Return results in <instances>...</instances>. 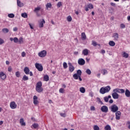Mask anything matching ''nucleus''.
<instances>
[{
    "mask_svg": "<svg viewBox=\"0 0 130 130\" xmlns=\"http://www.w3.org/2000/svg\"><path fill=\"white\" fill-rule=\"evenodd\" d=\"M13 31H14V32H17V31H18V28H17V27H14V28H13Z\"/></svg>",
    "mask_w": 130,
    "mask_h": 130,
    "instance_id": "bf43d9fd",
    "label": "nucleus"
},
{
    "mask_svg": "<svg viewBox=\"0 0 130 130\" xmlns=\"http://www.w3.org/2000/svg\"><path fill=\"white\" fill-rule=\"evenodd\" d=\"M78 76H82V71H81V70H78L77 71V73H76Z\"/></svg>",
    "mask_w": 130,
    "mask_h": 130,
    "instance_id": "f704fd0d",
    "label": "nucleus"
},
{
    "mask_svg": "<svg viewBox=\"0 0 130 130\" xmlns=\"http://www.w3.org/2000/svg\"><path fill=\"white\" fill-rule=\"evenodd\" d=\"M33 99H34V101L37 100V96L34 95Z\"/></svg>",
    "mask_w": 130,
    "mask_h": 130,
    "instance_id": "e2e57ef3",
    "label": "nucleus"
},
{
    "mask_svg": "<svg viewBox=\"0 0 130 130\" xmlns=\"http://www.w3.org/2000/svg\"><path fill=\"white\" fill-rule=\"evenodd\" d=\"M116 115V119L117 120H119L120 119V116H121V112L120 111H118L115 113Z\"/></svg>",
    "mask_w": 130,
    "mask_h": 130,
    "instance_id": "0eeeda50",
    "label": "nucleus"
},
{
    "mask_svg": "<svg viewBox=\"0 0 130 130\" xmlns=\"http://www.w3.org/2000/svg\"><path fill=\"white\" fill-rule=\"evenodd\" d=\"M81 38L82 40H86V38H87V37H86V34H85V32H82L81 34Z\"/></svg>",
    "mask_w": 130,
    "mask_h": 130,
    "instance_id": "aec40b11",
    "label": "nucleus"
},
{
    "mask_svg": "<svg viewBox=\"0 0 130 130\" xmlns=\"http://www.w3.org/2000/svg\"><path fill=\"white\" fill-rule=\"evenodd\" d=\"M29 26L30 29H34V28L33 27V26H32V24H31V23H29Z\"/></svg>",
    "mask_w": 130,
    "mask_h": 130,
    "instance_id": "0e129e2a",
    "label": "nucleus"
},
{
    "mask_svg": "<svg viewBox=\"0 0 130 130\" xmlns=\"http://www.w3.org/2000/svg\"><path fill=\"white\" fill-rule=\"evenodd\" d=\"M10 107L12 109H15V108H17V104H16L15 102H12L10 103Z\"/></svg>",
    "mask_w": 130,
    "mask_h": 130,
    "instance_id": "9d476101",
    "label": "nucleus"
},
{
    "mask_svg": "<svg viewBox=\"0 0 130 130\" xmlns=\"http://www.w3.org/2000/svg\"><path fill=\"white\" fill-rule=\"evenodd\" d=\"M0 77L2 80H6L7 78V76L3 72H0Z\"/></svg>",
    "mask_w": 130,
    "mask_h": 130,
    "instance_id": "9b49d317",
    "label": "nucleus"
},
{
    "mask_svg": "<svg viewBox=\"0 0 130 130\" xmlns=\"http://www.w3.org/2000/svg\"><path fill=\"white\" fill-rule=\"evenodd\" d=\"M120 27H121V28L122 29H123V28H125V25H124V24H121L120 25Z\"/></svg>",
    "mask_w": 130,
    "mask_h": 130,
    "instance_id": "13d9d810",
    "label": "nucleus"
},
{
    "mask_svg": "<svg viewBox=\"0 0 130 130\" xmlns=\"http://www.w3.org/2000/svg\"><path fill=\"white\" fill-rule=\"evenodd\" d=\"M122 56L123 57H124L125 58H127V57H128V54H127L125 52H123Z\"/></svg>",
    "mask_w": 130,
    "mask_h": 130,
    "instance_id": "b1692460",
    "label": "nucleus"
},
{
    "mask_svg": "<svg viewBox=\"0 0 130 130\" xmlns=\"http://www.w3.org/2000/svg\"><path fill=\"white\" fill-rule=\"evenodd\" d=\"M47 54V52H46V50H43L38 53V55L40 56V57H45Z\"/></svg>",
    "mask_w": 130,
    "mask_h": 130,
    "instance_id": "20e7f679",
    "label": "nucleus"
},
{
    "mask_svg": "<svg viewBox=\"0 0 130 130\" xmlns=\"http://www.w3.org/2000/svg\"><path fill=\"white\" fill-rule=\"evenodd\" d=\"M86 73L87 74V75H91V70H90V69H87L86 71Z\"/></svg>",
    "mask_w": 130,
    "mask_h": 130,
    "instance_id": "09e8293b",
    "label": "nucleus"
},
{
    "mask_svg": "<svg viewBox=\"0 0 130 130\" xmlns=\"http://www.w3.org/2000/svg\"><path fill=\"white\" fill-rule=\"evenodd\" d=\"M20 123L22 126H25L26 125V123L24 122V119L23 118H21L20 119Z\"/></svg>",
    "mask_w": 130,
    "mask_h": 130,
    "instance_id": "f3484780",
    "label": "nucleus"
},
{
    "mask_svg": "<svg viewBox=\"0 0 130 130\" xmlns=\"http://www.w3.org/2000/svg\"><path fill=\"white\" fill-rule=\"evenodd\" d=\"M22 80H23V81H28V80H29V78L27 76L24 75L22 78Z\"/></svg>",
    "mask_w": 130,
    "mask_h": 130,
    "instance_id": "2f4dec72",
    "label": "nucleus"
},
{
    "mask_svg": "<svg viewBox=\"0 0 130 130\" xmlns=\"http://www.w3.org/2000/svg\"><path fill=\"white\" fill-rule=\"evenodd\" d=\"M111 108V111H112V112H117V111H118V107H117V106H116V105H112L110 107Z\"/></svg>",
    "mask_w": 130,
    "mask_h": 130,
    "instance_id": "7ed1b4c3",
    "label": "nucleus"
},
{
    "mask_svg": "<svg viewBox=\"0 0 130 130\" xmlns=\"http://www.w3.org/2000/svg\"><path fill=\"white\" fill-rule=\"evenodd\" d=\"M93 128H94V130H99L100 129L99 126H98V125H94L93 126Z\"/></svg>",
    "mask_w": 130,
    "mask_h": 130,
    "instance_id": "c03bdc74",
    "label": "nucleus"
},
{
    "mask_svg": "<svg viewBox=\"0 0 130 130\" xmlns=\"http://www.w3.org/2000/svg\"><path fill=\"white\" fill-rule=\"evenodd\" d=\"M15 76L17 77V78H20V76H21V74H20V72L17 71L15 73Z\"/></svg>",
    "mask_w": 130,
    "mask_h": 130,
    "instance_id": "e433bc0d",
    "label": "nucleus"
},
{
    "mask_svg": "<svg viewBox=\"0 0 130 130\" xmlns=\"http://www.w3.org/2000/svg\"><path fill=\"white\" fill-rule=\"evenodd\" d=\"M102 74H103V75H106V74H107V70H106V69H102V71H101Z\"/></svg>",
    "mask_w": 130,
    "mask_h": 130,
    "instance_id": "cd10ccee",
    "label": "nucleus"
},
{
    "mask_svg": "<svg viewBox=\"0 0 130 130\" xmlns=\"http://www.w3.org/2000/svg\"><path fill=\"white\" fill-rule=\"evenodd\" d=\"M96 99H97L98 101H99V102H100V103H101V104H102L103 105V104H103V102H102V101H101V100L100 99V98H97Z\"/></svg>",
    "mask_w": 130,
    "mask_h": 130,
    "instance_id": "8fccbe9b",
    "label": "nucleus"
},
{
    "mask_svg": "<svg viewBox=\"0 0 130 130\" xmlns=\"http://www.w3.org/2000/svg\"><path fill=\"white\" fill-rule=\"evenodd\" d=\"M85 60L83 58H79L78 61V63L80 66H84L85 64Z\"/></svg>",
    "mask_w": 130,
    "mask_h": 130,
    "instance_id": "6e6552de",
    "label": "nucleus"
},
{
    "mask_svg": "<svg viewBox=\"0 0 130 130\" xmlns=\"http://www.w3.org/2000/svg\"><path fill=\"white\" fill-rule=\"evenodd\" d=\"M21 17L23 18H28V15H27L26 13H23L21 14Z\"/></svg>",
    "mask_w": 130,
    "mask_h": 130,
    "instance_id": "c85d7f7f",
    "label": "nucleus"
},
{
    "mask_svg": "<svg viewBox=\"0 0 130 130\" xmlns=\"http://www.w3.org/2000/svg\"><path fill=\"white\" fill-rule=\"evenodd\" d=\"M101 53H103V54L105 53V51L104 50H102Z\"/></svg>",
    "mask_w": 130,
    "mask_h": 130,
    "instance_id": "774afa93",
    "label": "nucleus"
},
{
    "mask_svg": "<svg viewBox=\"0 0 130 130\" xmlns=\"http://www.w3.org/2000/svg\"><path fill=\"white\" fill-rule=\"evenodd\" d=\"M35 67L39 72H42L43 71V67L42 66V64L39 63H36Z\"/></svg>",
    "mask_w": 130,
    "mask_h": 130,
    "instance_id": "f03ea898",
    "label": "nucleus"
},
{
    "mask_svg": "<svg viewBox=\"0 0 130 130\" xmlns=\"http://www.w3.org/2000/svg\"><path fill=\"white\" fill-rule=\"evenodd\" d=\"M127 123L129 124V125L128 126V128H129V129H130V121H128Z\"/></svg>",
    "mask_w": 130,
    "mask_h": 130,
    "instance_id": "338daca9",
    "label": "nucleus"
},
{
    "mask_svg": "<svg viewBox=\"0 0 130 130\" xmlns=\"http://www.w3.org/2000/svg\"><path fill=\"white\" fill-rule=\"evenodd\" d=\"M87 7L88 8V9H89V10H92V9H93L94 7H93V5H92V4H89L88 6Z\"/></svg>",
    "mask_w": 130,
    "mask_h": 130,
    "instance_id": "c9c22d12",
    "label": "nucleus"
},
{
    "mask_svg": "<svg viewBox=\"0 0 130 130\" xmlns=\"http://www.w3.org/2000/svg\"><path fill=\"white\" fill-rule=\"evenodd\" d=\"M18 42L19 44H22V43H23L24 41H23V38L20 37L18 40Z\"/></svg>",
    "mask_w": 130,
    "mask_h": 130,
    "instance_id": "473e14b6",
    "label": "nucleus"
},
{
    "mask_svg": "<svg viewBox=\"0 0 130 130\" xmlns=\"http://www.w3.org/2000/svg\"><path fill=\"white\" fill-rule=\"evenodd\" d=\"M68 64H69V72H70V73H73V72L75 71V67H74V66H73V64H72V63L71 62H69Z\"/></svg>",
    "mask_w": 130,
    "mask_h": 130,
    "instance_id": "39448f33",
    "label": "nucleus"
},
{
    "mask_svg": "<svg viewBox=\"0 0 130 130\" xmlns=\"http://www.w3.org/2000/svg\"><path fill=\"white\" fill-rule=\"evenodd\" d=\"M113 92H116L117 93H120L119 88H116L113 89Z\"/></svg>",
    "mask_w": 130,
    "mask_h": 130,
    "instance_id": "37998d69",
    "label": "nucleus"
},
{
    "mask_svg": "<svg viewBox=\"0 0 130 130\" xmlns=\"http://www.w3.org/2000/svg\"><path fill=\"white\" fill-rule=\"evenodd\" d=\"M125 95L126 97H130V91L128 89L125 90Z\"/></svg>",
    "mask_w": 130,
    "mask_h": 130,
    "instance_id": "6ab92c4d",
    "label": "nucleus"
},
{
    "mask_svg": "<svg viewBox=\"0 0 130 130\" xmlns=\"http://www.w3.org/2000/svg\"><path fill=\"white\" fill-rule=\"evenodd\" d=\"M38 103H39V102H38L37 100L34 101V104H35V105H37Z\"/></svg>",
    "mask_w": 130,
    "mask_h": 130,
    "instance_id": "3c124183",
    "label": "nucleus"
},
{
    "mask_svg": "<svg viewBox=\"0 0 130 130\" xmlns=\"http://www.w3.org/2000/svg\"><path fill=\"white\" fill-rule=\"evenodd\" d=\"M23 71H24L25 74H26V75H29V74L30 73V70L29 69V68L25 67L24 68Z\"/></svg>",
    "mask_w": 130,
    "mask_h": 130,
    "instance_id": "4468645a",
    "label": "nucleus"
},
{
    "mask_svg": "<svg viewBox=\"0 0 130 130\" xmlns=\"http://www.w3.org/2000/svg\"><path fill=\"white\" fill-rule=\"evenodd\" d=\"M62 6V3L61 2H58L57 4V7L58 8H60Z\"/></svg>",
    "mask_w": 130,
    "mask_h": 130,
    "instance_id": "79ce46f5",
    "label": "nucleus"
},
{
    "mask_svg": "<svg viewBox=\"0 0 130 130\" xmlns=\"http://www.w3.org/2000/svg\"><path fill=\"white\" fill-rule=\"evenodd\" d=\"M3 33H9V29L5 28L2 29Z\"/></svg>",
    "mask_w": 130,
    "mask_h": 130,
    "instance_id": "7c9ffc66",
    "label": "nucleus"
},
{
    "mask_svg": "<svg viewBox=\"0 0 130 130\" xmlns=\"http://www.w3.org/2000/svg\"><path fill=\"white\" fill-rule=\"evenodd\" d=\"M40 10H41V8L38 7L35 8L34 12H35V13H37L39 12Z\"/></svg>",
    "mask_w": 130,
    "mask_h": 130,
    "instance_id": "412c9836",
    "label": "nucleus"
},
{
    "mask_svg": "<svg viewBox=\"0 0 130 130\" xmlns=\"http://www.w3.org/2000/svg\"><path fill=\"white\" fill-rule=\"evenodd\" d=\"M112 96L114 99H118L119 95L116 92H114L112 94Z\"/></svg>",
    "mask_w": 130,
    "mask_h": 130,
    "instance_id": "f8f14e48",
    "label": "nucleus"
},
{
    "mask_svg": "<svg viewBox=\"0 0 130 130\" xmlns=\"http://www.w3.org/2000/svg\"><path fill=\"white\" fill-rule=\"evenodd\" d=\"M104 100L106 102H108V100H109L107 96H105V98H104Z\"/></svg>",
    "mask_w": 130,
    "mask_h": 130,
    "instance_id": "5fc2aeb1",
    "label": "nucleus"
},
{
    "mask_svg": "<svg viewBox=\"0 0 130 130\" xmlns=\"http://www.w3.org/2000/svg\"><path fill=\"white\" fill-rule=\"evenodd\" d=\"M92 44L93 45V46H97V42L94 41H92Z\"/></svg>",
    "mask_w": 130,
    "mask_h": 130,
    "instance_id": "603ef678",
    "label": "nucleus"
},
{
    "mask_svg": "<svg viewBox=\"0 0 130 130\" xmlns=\"http://www.w3.org/2000/svg\"><path fill=\"white\" fill-rule=\"evenodd\" d=\"M8 72H12V67H10L8 68Z\"/></svg>",
    "mask_w": 130,
    "mask_h": 130,
    "instance_id": "052dcab7",
    "label": "nucleus"
},
{
    "mask_svg": "<svg viewBox=\"0 0 130 130\" xmlns=\"http://www.w3.org/2000/svg\"><path fill=\"white\" fill-rule=\"evenodd\" d=\"M13 41L15 43H18V42H19V39H18V38L15 37L14 38Z\"/></svg>",
    "mask_w": 130,
    "mask_h": 130,
    "instance_id": "4c0bfd02",
    "label": "nucleus"
},
{
    "mask_svg": "<svg viewBox=\"0 0 130 130\" xmlns=\"http://www.w3.org/2000/svg\"><path fill=\"white\" fill-rule=\"evenodd\" d=\"M32 126L33 127H34V128H37V127L39 126V125L37 123H34V124H32Z\"/></svg>",
    "mask_w": 130,
    "mask_h": 130,
    "instance_id": "a19ab883",
    "label": "nucleus"
},
{
    "mask_svg": "<svg viewBox=\"0 0 130 130\" xmlns=\"http://www.w3.org/2000/svg\"><path fill=\"white\" fill-rule=\"evenodd\" d=\"M44 81H46V82H48L49 81V77L48 75H46L44 77Z\"/></svg>",
    "mask_w": 130,
    "mask_h": 130,
    "instance_id": "bb28decb",
    "label": "nucleus"
},
{
    "mask_svg": "<svg viewBox=\"0 0 130 130\" xmlns=\"http://www.w3.org/2000/svg\"><path fill=\"white\" fill-rule=\"evenodd\" d=\"M82 54H83V55H88L89 54V50L87 49H85L82 51Z\"/></svg>",
    "mask_w": 130,
    "mask_h": 130,
    "instance_id": "2eb2a0df",
    "label": "nucleus"
},
{
    "mask_svg": "<svg viewBox=\"0 0 130 130\" xmlns=\"http://www.w3.org/2000/svg\"><path fill=\"white\" fill-rule=\"evenodd\" d=\"M105 130H111V127H110V125H107L105 127Z\"/></svg>",
    "mask_w": 130,
    "mask_h": 130,
    "instance_id": "c756f323",
    "label": "nucleus"
},
{
    "mask_svg": "<svg viewBox=\"0 0 130 130\" xmlns=\"http://www.w3.org/2000/svg\"><path fill=\"white\" fill-rule=\"evenodd\" d=\"M59 93H64V89H63L62 88H60V89L59 90Z\"/></svg>",
    "mask_w": 130,
    "mask_h": 130,
    "instance_id": "49530a36",
    "label": "nucleus"
},
{
    "mask_svg": "<svg viewBox=\"0 0 130 130\" xmlns=\"http://www.w3.org/2000/svg\"><path fill=\"white\" fill-rule=\"evenodd\" d=\"M46 8L48 9V8H51L52 5L50 3H47L46 5Z\"/></svg>",
    "mask_w": 130,
    "mask_h": 130,
    "instance_id": "a18cd8bd",
    "label": "nucleus"
},
{
    "mask_svg": "<svg viewBox=\"0 0 130 130\" xmlns=\"http://www.w3.org/2000/svg\"><path fill=\"white\" fill-rule=\"evenodd\" d=\"M61 116H62L63 117H66V114L64 113H61L60 114Z\"/></svg>",
    "mask_w": 130,
    "mask_h": 130,
    "instance_id": "680f3d73",
    "label": "nucleus"
},
{
    "mask_svg": "<svg viewBox=\"0 0 130 130\" xmlns=\"http://www.w3.org/2000/svg\"><path fill=\"white\" fill-rule=\"evenodd\" d=\"M90 110L92 111H94L95 110V107L94 106H91L90 107Z\"/></svg>",
    "mask_w": 130,
    "mask_h": 130,
    "instance_id": "4d7b16f0",
    "label": "nucleus"
},
{
    "mask_svg": "<svg viewBox=\"0 0 130 130\" xmlns=\"http://www.w3.org/2000/svg\"><path fill=\"white\" fill-rule=\"evenodd\" d=\"M36 90L38 93H41L43 91V88L42 87H36Z\"/></svg>",
    "mask_w": 130,
    "mask_h": 130,
    "instance_id": "a211bd4d",
    "label": "nucleus"
},
{
    "mask_svg": "<svg viewBox=\"0 0 130 130\" xmlns=\"http://www.w3.org/2000/svg\"><path fill=\"white\" fill-rule=\"evenodd\" d=\"M109 103H110L111 104H112V103H113V100H110L109 101Z\"/></svg>",
    "mask_w": 130,
    "mask_h": 130,
    "instance_id": "69168bd1",
    "label": "nucleus"
},
{
    "mask_svg": "<svg viewBox=\"0 0 130 130\" xmlns=\"http://www.w3.org/2000/svg\"><path fill=\"white\" fill-rule=\"evenodd\" d=\"M67 20L68 22H72V20H73V18H72V16H69L67 17Z\"/></svg>",
    "mask_w": 130,
    "mask_h": 130,
    "instance_id": "72a5a7b5",
    "label": "nucleus"
},
{
    "mask_svg": "<svg viewBox=\"0 0 130 130\" xmlns=\"http://www.w3.org/2000/svg\"><path fill=\"white\" fill-rule=\"evenodd\" d=\"M42 87V82L39 81L37 83L36 87Z\"/></svg>",
    "mask_w": 130,
    "mask_h": 130,
    "instance_id": "393cba45",
    "label": "nucleus"
},
{
    "mask_svg": "<svg viewBox=\"0 0 130 130\" xmlns=\"http://www.w3.org/2000/svg\"><path fill=\"white\" fill-rule=\"evenodd\" d=\"M8 16L9 18H15V15L13 13L9 14Z\"/></svg>",
    "mask_w": 130,
    "mask_h": 130,
    "instance_id": "58836bf2",
    "label": "nucleus"
},
{
    "mask_svg": "<svg viewBox=\"0 0 130 130\" xmlns=\"http://www.w3.org/2000/svg\"><path fill=\"white\" fill-rule=\"evenodd\" d=\"M21 56L22 57H25V56H26V53L25 52H22L21 53Z\"/></svg>",
    "mask_w": 130,
    "mask_h": 130,
    "instance_id": "864d4df0",
    "label": "nucleus"
},
{
    "mask_svg": "<svg viewBox=\"0 0 130 130\" xmlns=\"http://www.w3.org/2000/svg\"><path fill=\"white\" fill-rule=\"evenodd\" d=\"M63 67L64 69H68V64L67 63V62H64L63 63Z\"/></svg>",
    "mask_w": 130,
    "mask_h": 130,
    "instance_id": "ea45409f",
    "label": "nucleus"
},
{
    "mask_svg": "<svg viewBox=\"0 0 130 130\" xmlns=\"http://www.w3.org/2000/svg\"><path fill=\"white\" fill-rule=\"evenodd\" d=\"M109 45L110 46H115V43L113 42V41H110L109 42Z\"/></svg>",
    "mask_w": 130,
    "mask_h": 130,
    "instance_id": "4be33fe9",
    "label": "nucleus"
},
{
    "mask_svg": "<svg viewBox=\"0 0 130 130\" xmlns=\"http://www.w3.org/2000/svg\"><path fill=\"white\" fill-rule=\"evenodd\" d=\"M45 20H44V19H43L42 21H41L40 22H39V27L40 28H42L43 27V24H45Z\"/></svg>",
    "mask_w": 130,
    "mask_h": 130,
    "instance_id": "dca6fc26",
    "label": "nucleus"
},
{
    "mask_svg": "<svg viewBox=\"0 0 130 130\" xmlns=\"http://www.w3.org/2000/svg\"><path fill=\"white\" fill-rule=\"evenodd\" d=\"M119 90L120 91V93H123L125 92L124 89H119Z\"/></svg>",
    "mask_w": 130,
    "mask_h": 130,
    "instance_id": "6e6d98bb",
    "label": "nucleus"
},
{
    "mask_svg": "<svg viewBox=\"0 0 130 130\" xmlns=\"http://www.w3.org/2000/svg\"><path fill=\"white\" fill-rule=\"evenodd\" d=\"M17 4L18 7H19V8H22V7H24V4L21 2L20 0H17Z\"/></svg>",
    "mask_w": 130,
    "mask_h": 130,
    "instance_id": "ddd939ff",
    "label": "nucleus"
},
{
    "mask_svg": "<svg viewBox=\"0 0 130 130\" xmlns=\"http://www.w3.org/2000/svg\"><path fill=\"white\" fill-rule=\"evenodd\" d=\"M112 37L115 41H117V40H118V38H119L118 34L116 32L113 34Z\"/></svg>",
    "mask_w": 130,
    "mask_h": 130,
    "instance_id": "1a4fd4ad",
    "label": "nucleus"
},
{
    "mask_svg": "<svg viewBox=\"0 0 130 130\" xmlns=\"http://www.w3.org/2000/svg\"><path fill=\"white\" fill-rule=\"evenodd\" d=\"M79 77H80V76L76 73L73 75V78L75 80H78V79H79Z\"/></svg>",
    "mask_w": 130,
    "mask_h": 130,
    "instance_id": "a878e982",
    "label": "nucleus"
},
{
    "mask_svg": "<svg viewBox=\"0 0 130 130\" xmlns=\"http://www.w3.org/2000/svg\"><path fill=\"white\" fill-rule=\"evenodd\" d=\"M101 110L102 112L107 113V112H108V107H107L106 106H103L101 107Z\"/></svg>",
    "mask_w": 130,
    "mask_h": 130,
    "instance_id": "423d86ee",
    "label": "nucleus"
},
{
    "mask_svg": "<svg viewBox=\"0 0 130 130\" xmlns=\"http://www.w3.org/2000/svg\"><path fill=\"white\" fill-rule=\"evenodd\" d=\"M110 86H106L105 87H102L100 90V93L101 94H105V93H108L110 91Z\"/></svg>",
    "mask_w": 130,
    "mask_h": 130,
    "instance_id": "f257e3e1",
    "label": "nucleus"
},
{
    "mask_svg": "<svg viewBox=\"0 0 130 130\" xmlns=\"http://www.w3.org/2000/svg\"><path fill=\"white\" fill-rule=\"evenodd\" d=\"M80 92L81 93H84L85 92H86V89H85V87H80Z\"/></svg>",
    "mask_w": 130,
    "mask_h": 130,
    "instance_id": "5701e85b",
    "label": "nucleus"
},
{
    "mask_svg": "<svg viewBox=\"0 0 130 130\" xmlns=\"http://www.w3.org/2000/svg\"><path fill=\"white\" fill-rule=\"evenodd\" d=\"M5 43V41L0 38V45H2V44H4Z\"/></svg>",
    "mask_w": 130,
    "mask_h": 130,
    "instance_id": "de8ad7c7",
    "label": "nucleus"
}]
</instances>
